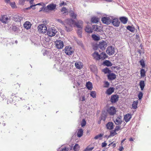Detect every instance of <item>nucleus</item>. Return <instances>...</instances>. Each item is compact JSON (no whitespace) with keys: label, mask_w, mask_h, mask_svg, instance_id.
<instances>
[{"label":"nucleus","mask_w":151,"mask_h":151,"mask_svg":"<svg viewBox=\"0 0 151 151\" xmlns=\"http://www.w3.org/2000/svg\"><path fill=\"white\" fill-rule=\"evenodd\" d=\"M83 22L82 21L79 20L77 22L72 19H68L65 20V30L67 32H70L72 30L73 27H76L82 29L83 27Z\"/></svg>","instance_id":"1"},{"label":"nucleus","mask_w":151,"mask_h":151,"mask_svg":"<svg viewBox=\"0 0 151 151\" xmlns=\"http://www.w3.org/2000/svg\"><path fill=\"white\" fill-rule=\"evenodd\" d=\"M108 44V42L107 41L103 40L99 42L98 47L102 50H104L107 46Z\"/></svg>","instance_id":"2"},{"label":"nucleus","mask_w":151,"mask_h":151,"mask_svg":"<svg viewBox=\"0 0 151 151\" xmlns=\"http://www.w3.org/2000/svg\"><path fill=\"white\" fill-rule=\"evenodd\" d=\"M57 31L54 27H51L49 28L47 31V34L50 37L54 36Z\"/></svg>","instance_id":"3"},{"label":"nucleus","mask_w":151,"mask_h":151,"mask_svg":"<svg viewBox=\"0 0 151 151\" xmlns=\"http://www.w3.org/2000/svg\"><path fill=\"white\" fill-rule=\"evenodd\" d=\"M112 19V17H102L101 21L104 24L108 25L111 23Z\"/></svg>","instance_id":"4"},{"label":"nucleus","mask_w":151,"mask_h":151,"mask_svg":"<svg viewBox=\"0 0 151 151\" xmlns=\"http://www.w3.org/2000/svg\"><path fill=\"white\" fill-rule=\"evenodd\" d=\"M74 49L70 46H67L65 48V53L68 55H70L74 52Z\"/></svg>","instance_id":"5"},{"label":"nucleus","mask_w":151,"mask_h":151,"mask_svg":"<svg viewBox=\"0 0 151 151\" xmlns=\"http://www.w3.org/2000/svg\"><path fill=\"white\" fill-rule=\"evenodd\" d=\"M47 28L46 26L44 24L39 25L38 27V30L42 33H45L47 31Z\"/></svg>","instance_id":"6"},{"label":"nucleus","mask_w":151,"mask_h":151,"mask_svg":"<svg viewBox=\"0 0 151 151\" xmlns=\"http://www.w3.org/2000/svg\"><path fill=\"white\" fill-rule=\"evenodd\" d=\"M115 49L112 46H109L107 48L106 53L109 55H112L114 53Z\"/></svg>","instance_id":"7"},{"label":"nucleus","mask_w":151,"mask_h":151,"mask_svg":"<svg viewBox=\"0 0 151 151\" xmlns=\"http://www.w3.org/2000/svg\"><path fill=\"white\" fill-rule=\"evenodd\" d=\"M119 98V96L118 95H113L111 96L110 101L112 103H114L118 101Z\"/></svg>","instance_id":"8"},{"label":"nucleus","mask_w":151,"mask_h":151,"mask_svg":"<svg viewBox=\"0 0 151 151\" xmlns=\"http://www.w3.org/2000/svg\"><path fill=\"white\" fill-rule=\"evenodd\" d=\"M17 98L15 94L12 93L10 96L9 97L7 101V102L8 104L11 103L13 102L14 101H15V100Z\"/></svg>","instance_id":"9"},{"label":"nucleus","mask_w":151,"mask_h":151,"mask_svg":"<svg viewBox=\"0 0 151 151\" xmlns=\"http://www.w3.org/2000/svg\"><path fill=\"white\" fill-rule=\"evenodd\" d=\"M56 47L58 49H60L63 48L64 45L63 42L61 40H57L55 42Z\"/></svg>","instance_id":"10"},{"label":"nucleus","mask_w":151,"mask_h":151,"mask_svg":"<svg viewBox=\"0 0 151 151\" xmlns=\"http://www.w3.org/2000/svg\"><path fill=\"white\" fill-rule=\"evenodd\" d=\"M112 24L114 26L118 27L119 26L120 22L118 20L117 18H114L113 17H112V19L111 22Z\"/></svg>","instance_id":"11"},{"label":"nucleus","mask_w":151,"mask_h":151,"mask_svg":"<svg viewBox=\"0 0 151 151\" xmlns=\"http://www.w3.org/2000/svg\"><path fill=\"white\" fill-rule=\"evenodd\" d=\"M107 111L110 115H114L116 114V111L115 107L112 106L108 109Z\"/></svg>","instance_id":"12"},{"label":"nucleus","mask_w":151,"mask_h":151,"mask_svg":"<svg viewBox=\"0 0 151 151\" xmlns=\"http://www.w3.org/2000/svg\"><path fill=\"white\" fill-rule=\"evenodd\" d=\"M114 122L116 125H120L121 124L122 122V117L121 116H118L117 118L114 120Z\"/></svg>","instance_id":"13"},{"label":"nucleus","mask_w":151,"mask_h":151,"mask_svg":"<svg viewBox=\"0 0 151 151\" xmlns=\"http://www.w3.org/2000/svg\"><path fill=\"white\" fill-rule=\"evenodd\" d=\"M23 17L20 14H17L14 17V20L16 22H19L23 19Z\"/></svg>","instance_id":"14"},{"label":"nucleus","mask_w":151,"mask_h":151,"mask_svg":"<svg viewBox=\"0 0 151 151\" xmlns=\"http://www.w3.org/2000/svg\"><path fill=\"white\" fill-rule=\"evenodd\" d=\"M114 90L115 88H114L110 87L107 89L105 93L108 95H110L114 92Z\"/></svg>","instance_id":"15"},{"label":"nucleus","mask_w":151,"mask_h":151,"mask_svg":"<svg viewBox=\"0 0 151 151\" xmlns=\"http://www.w3.org/2000/svg\"><path fill=\"white\" fill-rule=\"evenodd\" d=\"M0 19L3 23H7L8 22L9 19L6 16L3 15L1 16V18H0Z\"/></svg>","instance_id":"16"},{"label":"nucleus","mask_w":151,"mask_h":151,"mask_svg":"<svg viewBox=\"0 0 151 151\" xmlns=\"http://www.w3.org/2000/svg\"><path fill=\"white\" fill-rule=\"evenodd\" d=\"M92 28L93 30L97 32H100L101 30V27L97 25H93L92 26Z\"/></svg>","instance_id":"17"},{"label":"nucleus","mask_w":151,"mask_h":151,"mask_svg":"<svg viewBox=\"0 0 151 151\" xmlns=\"http://www.w3.org/2000/svg\"><path fill=\"white\" fill-rule=\"evenodd\" d=\"M92 56L96 60H100V56L98 52H95L92 54Z\"/></svg>","instance_id":"18"},{"label":"nucleus","mask_w":151,"mask_h":151,"mask_svg":"<svg viewBox=\"0 0 151 151\" xmlns=\"http://www.w3.org/2000/svg\"><path fill=\"white\" fill-rule=\"evenodd\" d=\"M116 77V75L113 73H110L108 75V79L110 80H112L115 79Z\"/></svg>","instance_id":"19"},{"label":"nucleus","mask_w":151,"mask_h":151,"mask_svg":"<svg viewBox=\"0 0 151 151\" xmlns=\"http://www.w3.org/2000/svg\"><path fill=\"white\" fill-rule=\"evenodd\" d=\"M56 5L53 4H49L46 7V8L49 10H53L56 8Z\"/></svg>","instance_id":"20"},{"label":"nucleus","mask_w":151,"mask_h":151,"mask_svg":"<svg viewBox=\"0 0 151 151\" xmlns=\"http://www.w3.org/2000/svg\"><path fill=\"white\" fill-rule=\"evenodd\" d=\"M31 24L29 22L26 21L24 24V27L27 29H30L31 26Z\"/></svg>","instance_id":"21"},{"label":"nucleus","mask_w":151,"mask_h":151,"mask_svg":"<svg viewBox=\"0 0 151 151\" xmlns=\"http://www.w3.org/2000/svg\"><path fill=\"white\" fill-rule=\"evenodd\" d=\"M132 118V115L130 114H126L124 116V121L127 122H129Z\"/></svg>","instance_id":"22"},{"label":"nucleus","mask_w":151,"mask_h":151,"mask_svg":"<svg viewBox=\"0 0 151 151\" xmlns=\"http://www.w3.org/2000/svg\"><path fill=\"white\" fill-rule=\"evenodd\" d=\"M106 127L107 129L111 130L113 128V123L111 122H109L106 125Z\"/></svg>","instance_id":"23"},{"label":"nucleus","mask_w":151,"mask_h":151,"mask_svg":"<svg viewBox=\"0 0 151 151\" xmlns=\"http://www.w3.org/2000/svg\"><path fill=\"white\" fill-rule=\"evenodd\" d=\"M119 19L121 22L124 24H126L128 20V18L127 17H120L119 18Z\"/></svg>","instance_id":"24"},{"label":"nucleus","mask_w":151,"mask_h":151,"mask_svg":"<svg viewBox=\"0 0 151 151\" xmlns=\"http://www.w3.org/2000/svg\"><path fill=\"white\" fill-rule=\"evenodd\" d=\"M76 68L79 69H80L83 67V65L81 62H76L75 63Z\"/></svg>","instance_id":"25"},{"label":"nucleus","mask_w":151,"mask_h":151,"mask_svg":"<svg viewBox=\"0 0 151 151\" xmlns=\"http://www.w3.org/2000/svg\"><path fill=\"white\" fill-rule=\"evenodd\" d=\"M99 18L95 17H94L91 18V21L92 23H97L99 22Z\"/></svg>","instance_id":"26"},{"label":"nucleus","mask_w":151,"mask_h":151,"mask_svg":"<svg viewBox=\"0 0 151 151\" xmlns=\"http://www.w3.org/2000/svg\"><path fill=\"white\" fill-rule=\"evenodd\" d=\"M100 60H104L107 57V55L105 52H102L100 55Z\"/></svg>","instance_id":"27"},{"label":"nucleus","mask_w":151,"mask_h":151,"mask_svg":"<svg viewBox=\"0 0 151 151\" xmlns=\"http://www.w3.org/2000/svg\"><path fill=\"white\" fill-rule=\"evenodd\" d=\"M83 130L82 129H80L78 130L77 133V135L78 137H81L83 135Z\"/></svg>","instance_id":"28"},{"label":"nucleus","mask_w":151,"mask_h":151,"mask_svg":"<svg viewBox=\"0 0 151 151\" xmlns=\"http://www.w3.org/2000/svg\"><path fill=\"white\" fill-rule=\"evenodd\" d=\"M86 86L88 89L91 90L93 87L92 83L89 81L88 82L86 83Z\"/></svg>","instance_id":"29"},{"label":"nucleus","mask_w":151,"mask_h":151,"mask_svg":"<svg viewBox=\"0 0 151 151\" xmlns=\"http://www.w3.org/2000/svg\"><path fill=\"white\" fill-rule=\"evenodd\" d=\"M146 71H145L143 69H142L140 71V76L142 78H143L146 76Z\"/></svg>","instance_id":"30"},{"label":"nucleus","mask_w":151,"mask_h":151,"mask_svg":"<svg viewBox=\"0 0 151 151\" xmlns=\"http://www.w3.org/2000/svg\"><path fill=\"white\" fill-rule=\"evenodd\" d=\"M103 63L104 65L107 66H111L112 65V64L111 62L108 60H106Z\"/></svg>","instance_id":"31"},{"label":"nucleus","mask_w":151,"mask_h":151,"mask_svg":"<svg viewBox=\"0 0 151 151\" xmlns=\"http://www.w3.org/2000/svg\"><path fill=\"white\" fill-rule=\"evenodd\" d=\"M20 84H19L18 83H16L13 85V87L15 89L19 90L20 87Z\"/></svg>","instance_id":"32"},{"label":"nucleus","mask_w":151,"mask_h":151,"mask_svg":"<svg viewBox=\"0 0 151 151\" xmlns=\"http://www.w3.org/2000/svg\"><path fill=\"white\" fill-rule=\"evenodd\" d=\"M92 30L93 29L88 25L85 28L86 31L89 33H91L92 32Z\"/></svg>","instance_id":"33"},{"label":"nucleus","mask_w":151,"mask_h":151,"mask_svg":"<svg viewBox=\"0 0 151 151\" xmlns=\"http://www.w3.org/2000/svg\"><path fill=\"white\" fill-rule=\"evenodd\" d=\"M139 86L141 90H143L145 86V82L143 81H140L139 83Z\"/></svg>","instance_id":"34"},{"label":"nucleus","mask_w":151,"mask_h":151,"mask_svg":"<svg viewBox=\"0 0 151 151\" xmlns=\"http://www.w3.org/2000/svg\"><path fill=\"white\" fill-rule=\"evenodd\" d=\"M127 28L128 30L132 32H134L135 30V28L132 26H128Z\"/></svg>","instance_id":"35"},{"label":"nucleus","mask_w":151,"mask_h":151,"mask_svg":"<svg viewBox=\"0 0 151 151\" xmlns=\"http://www.w3.org/2000/svg\"><path fill=\"white\" fill-rule=\"evenodd\" d=\"M70 16L73 18L74 19H75L76 18L77 15L76 14H75L74 12L71 11L70 12Z\"/></svg>","instance_id":"36"},{"label":"nucleus","mask_w":151,"mask_h":151,"mask_svg":"<svg viewBox=\"0 0 151 151\" xmlns=\"http://www.w3.org/2000/svg\"><path fill=\"white\" fill-rule=\"evenodd\" d=\"M137 101H134L132 104V108L134 109H136L137 107Z\"/></svg>","instance_id":"37"},{"label":"nucleus","mask_w":151,"mask_h":151,"mask_svg":"<svg viewBox=\"0 0 151 151\" xmlns=\"http://www.w3.org/2000/svg\"><path fill=\"white\" fill-rule=\"evenodd\" d=\"M102 71L105 74L109 73L110 72V70L107 68H106L103 69Z\"/></svg>","instance_id":"38"},{"label":"nucleus","mask_w":151,"mask_h":151,"mask_svg":"<svg viewBox=\"0 0 151 151\" xmlns=\"http://www.w3.org/2000/svg\"><path fill=\"white\" fill-rule=\"evenodd\" d=\"M80 147L78 144H76L73 147V150L75 151H78Z\"/></svg>","instance_id":"39"},{"label":"nucleus","mask_w":151,"mask_h":151,"mask_svg":"<svg viewBox=\"0 0 151 151\" xmlns=\"http://www.w3.org/2000/svg\"><path fill=\"white\" fill-rule=\"evenodd\" d=\"M92 37L93 38V39L95 40H100L99 37L98 36L96 35H92Z\"/></svg>","instance_id":"40"},{"label":"nucleus","mask_w":151,"mask_h":151,"mask_svg":"<svg viewBox=\"0 0 151 151\" xmlns=\"http://www.w3.org/2000/svg\"><path fill=\"white\" fill-rule=\"evenodd\" d=\"M140 64L142 66V68H143L145 67V64L144 60L142 59L139 61Z\"/></svg>","instance_id":"41"},{"label":"nucleus","mask_w":151,"mask_h":151,"mask_svg":"<svg viewBox=\"0 0 151 151\" xmlns=\"http://www.w3.org/2000/svg\"><path fill=\"white\" fill-rule=\"evenodd\" d=\"M96 92L95 91H91L90 95L93 98H95L96 97Z\"/></svg>","instance_id":"42"},{"label":"nucleus","mask_w":151,"mask_h":151,"mask_svg":"<svg viewBox=\"0 0 151 151\" xmlns=\"http://www.w3.org/2000/svg\"><path fill=\"white\" fill-rule=\"evenodd\" d=\"M103 135V134H99L98 135H96L94 137V139H97L101 137H102Z\"/></svg>","instance_id":"43"},{"label":"nucleus","mask_w":151,"mask_h":151,"mask_svg":"<svg viewBox=\"0 0 151 151\" xmlns=\"http://www.w3.org/2000/svg\"><path fill=\"white\" fill-rule=\"evenodd\" d=\"M94 148V147H89L88 146L84 150V151H91Z\"/></svg>","instance_id":"44"},{"label":"nucleus","mask_w":151,"mask_h":151,"mask_svg":"<svg viewBox=\"0 0 151 151\" xmlns=\"http://www.w3.org/2000/svg\"><path fill=\"white\" fill-rule=\"evenodd\" d=\"M143 96V93L141 92H140L138 94V97L139 100H141Z\"/></svg>","instance_id":"45"},{"label":"nucleus","mask_w":151,"mask_h":151,"mask_svg":"<svg viewBox=\"0 0 151 151\" xmlns=\"http://www.w3.org/2000/svg\"><path fill=\"white\" fill-rule=\"evenodd\" d=\"M109 85V83L108 81H105L104 82V87L105 88H108Z\"/></svg>","instance_id":"46"},{"label":"nucleus","mask_w":151,"mask_h":151,"mask_svg":"<svg viewBox=\"0 0 151 151\" xmlns=\"http://www.w3.org/2000/svg\"><path fill=\"white\" fill-rule=\"evenodd\" d=\"M86 124V122L85 119H83L81 122V124L82 127L85 126Z\"/></svg>","instance_id":"47"},{"label":"nucleus","mask_w":151,"mask_h":151,"mask_svg":"<svg viewBox=\"0 0 151 151\" xmlns=\"http://www.w3.org/2000/svg\"><path fill=\"white\" fill-rule=\"evenodd\" d=\"M106 115L104 114H102L100 118H101V120H102L104 121H105L106 120Z\"/></svg>","instance_id":"48"},{"label":"nucleus","mask_w":151,"mask_h":151,"mask_svg":"<svg viewBox=\"0 0 151 151\" xmlns=\"http://www.w3.org/2000/svg\"><path fill=\"white\" fill-rule=\"evenodd\" d=\"M116 131L115 130L111 131L110 132V135L111 136H113L117 134Z\"/></svg>","instance_id":"49"},{"label":"nucleus","mask_w":151,"mask_h":151,"mask_svg":"<svg viewBox=\"0 0 151 151\" xmlns=\"http://www.w3.org/2000/svg\"><path fill=\"white\" fill-rule=\"evenodd\" d=\"M82 29H78L77 31V34H78V35L80 36V37H81V34H82Z\"/></svg>","instance_id":"50"},{"label":"nucleus","mask_w":151,"mask_h":151,"mask_svg":"<svg viewBox=\"0 0 151 151\" xmlns=\"http://www.w3.org/2000/svg\"><path fill=\"white\" fill-rule=\"evenodd\" d=\"M41 5V3H39L37 4H35V5H31L30 6V7H29L28 8H27L26 9H30L32 8V7H33V6H35L37 5Z\"/></svg>","instance_id":"51"},{"label":"nucleus","mask_w":151,"mask_h":151,"mask_svg":"<svg viewBox=\"0 0 151 151\" xmlns=\"http://www.w3.org/2000/svg\"><path fill=\"white\" fill-rule=\"evenodd\" d=\"M121 129V127L119 126H116L115 127L114 130L115 131H118Z\"/></svg>","instance_id":"52"},{"label":"nucleus","mask_w":151,"mask_h":151,"mask_svg":"<svg viewBox=\"0 0 151 151\" xmlns=\"http://www.w3.org/2000/svg\"><path fill=\"white\" fill-rule=\"evenodd\" d=\"M69 149L68 148L65 147L63 148H61L60 151H68Z\"/></svg>","instance_id":"53"},{"label":"nucleus","mask_w":151,"mask_h":151,"mask_svg":"<svg viewBox=\"0 0 151 151\" xmlns=\"http://www.w3.org/2000/svg\"><path fill=\"white\" fill-rule=\"evenodd\" d=\"M10 5L11 7L13 8H14L16 6L14 2L10 3Z\"/></svg>","instance_id":"54"},{"label":"nucleus","mask_w":151,"mask_h":151,"mask_svg":"<svg viewBox=\"0 0 151 151\" xmlns=\"http://www.w3.org/2000/svg\"><path fill=\"white\" fill-rule=\"evenodd\" d=\"M12 29L14 31H16L18 30V28L16 26H14L12 27Z\"/></svg>","instance_id":"55"},{"label":"nucleus","mask_w":151,"mask_h":151,"mask_svg":"<svg viewBox=\"0 0 151 151\" xmlns=\"http://www.w3.org/2000/svg\"><path fill=\"white\" fill-rule=\"evenodd\" d=\"M66 9L65 7H63L61 9V12H65L66 11Z\"/></svg>","instance_id":"56"},{"label":"nucleus","mask_w":151,"mask_h":151,"mask_svg":"<svg viewBox=\"0 0 151 151\" xmlns=\"http://www.w3.org/2000/svg\"><path fill=\"white\" fill-rule=\"evenodd\" d=\"M25 0H19V3L21 4H23L25 1Z\"/></svg>","instance_id":"57"},{"label":"nucleus","mask_w":151,"mask_h":151,"mask_svg":"<svg viewBox=\"0 0 151 151\" xmlns=\"http://www.w3.org/2000/svg\"><path fill=\"white\" fill-rule=\"evenodd\" d=\"M107 145V143L105 142L102 143V147H104L106 146Z\"/></svg>","instance_id":"58"},{"label":"nucleus","mask_w":151,"mask_h":151,"mask_svg":"<svg viewBox=\"0 0 151 151\" xmlns=\"http://www.w3.org/2000/svg\"><path fill=\"white\" fill-rule=\"evenodd\" d=\"M113 142H111V143H110V144H109V145H112V147L113 148H114V147H115L116 146V144L115 143H114L113 144Z\"/></svg>","instance_id":"59"},{"label":"nucleus","mask_w":151,"mask_h":151,"mask_svg":"<svg viewBox=\"0 0 151 151\" xmlns=\"http://www.w3.org/2000/svg\"><path fill=\"white\" fill-rule=\"evenodd\" d=\"M85 100V96H82V98L81 99V100L82 101H84Z\"/></svg>","instance_id":"60"},{"label":"nucleus","mask_w":151,"mask_h":151,"mask_svg":"<svg viewBox=\"0 0 151 151\" xmlns=\"http://www.w3.org/2000/svg\"><path fill=\"white\" fill-rule=\"evenodd\" d=\"M57 21L58 22H59L61 24H63V22L61 19H57Z\"/></svg>","instance_id":"61"},{"label":"nucleus","mask_w":151,"mask_h":151,"mask_svg":"<svg viewBox=\"0 0 151 151\" xmlns=\"http://www.w3.org/2000/svg\"><path fill=\"white\" fill-rule=\"evenodd\" d=\"M64 4V1H63L60 4V6H62Z\"/></svg>","instance_id":"62"},{"label":"nucleus","mask_w":151,"mask_h":151,"mask_svg":"<svg viewBox=\"0 0 151 151\" xmlns=\"http://www.w3.org/2000/svg\"><path fill=\"white\" fill-rule=\"evenodd\" d=\"M124 150V148H123V147H120L119 149V150L120 151H122V150Z\"/></svg>","instance_id":"63"},{"label":"nucleus","mask_w":151,"mask_h":151,"mask_svg":"<svg viewBox=\"0 0 151 151\" xmlns=\"http://www.w3.org/2000/svg\"><path fill=\"white\" fill-rule=\"evenodd\" d=\"M129 141H134V139L132 137L130 138L129 139Z\"/></svg>","instance_id":"64"}]
</instances>
